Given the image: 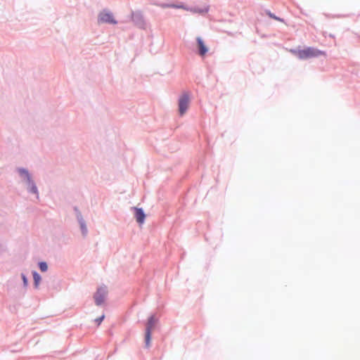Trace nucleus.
Returning <instances> with one entry per match:
<instances>
[{"instance_id": "7ed1b4c3", "label": "nucleus", "mask_w": 360, "mask_h": 360, "mask_svg": "<svg viewBox=\"0 0 360 360\" xmlns=\"http://www.w3.org/2000/svg\"><path fill=\"white\" fill-rule=\"evenodd\" d=\"M189 96L187 93L181 95L179 101V110L181 115H183L188 108L189 105Z\"/></svg>"}, {"instance_id": "423d86ee", "label": "nucleus", "mask_w": 360, "mask_h": 360, "mask_svg": "<svg viewBox=\"0 0 360 360\" xmlns=\"http://www.w3.org/2000/svg\"><path fill=\"white\" fill-rule=\"evenodd\" d=\"M197 40V44H198V53L201 56H204L208 51V49L207 46L205 44V41L203 39L198 37L196 39Z\"/></svg>"}, {"instance_id": "39448f33", "label": "nucleus", "mask_w": 360, "mask_h": 360, "mask_svg": "<svg viewBox=\"0 0 360 360\" xmlns=\"http://www.w3.org/2000/svg\"><path fill=\"white\" fill-rule=\"evenodd\" d=\"M107 292H108L105 288L101 287L97 290L96 294L94 295V300L96 305H101L103 303Z\"/></svg>"}, {"instance_id": "6e6552de", "label": "nucleus", "mask_w": 360, "mask_h": 360, "mask_svg": "<svg viewBox=\"0 0 360 360\" xmlns=\"http://www.w3.org/2000/svg\"><path fill=\"white\" fill-rule=\"evenodd\" d=\"M19 172L20 173V174L25 175V176L27 179V181L32 184L31 191L34 193H37V187L31 182L30 176L28 172L24 169H19Z\"/></svg>"}, {"instance_id": "0eeeda50", "label": "nucleus", "mask_w": 360, "mask_h": 360, "mask_svg": "<svg viewBox=\"0 0 360 360\" xmlns=\"http://www.w3.org/2000/svg\"><path fill=\"white\" fill-rule=\"evenodd\" d=\"M160 7L162 8H181L184 10L188 11L189 8L186 7L183 4H161L159 5Z\"/></svg>"}, {"instance_id": "f8f14e48", "label": "nucleus", "mask_w": 360, "mask_h": 360, "mask_svg": "<svg viewBox=\"0 0 360 360\" xmlns=\"http://www.w3.org/2000/svg\"><path fill=\"white\" fill-rule=\"evenodd\" d=\"M267 15L271 18H273L274 20H276L278 21H280V22H283V20L276 16L274 14L271 13V12H267Z\"/></svg>"}, {"instance_id": "f03ea898", "label": "nucleus", "mask_w": 360, "mask_h": 360, "mask_svg": "<svg viewBox=\"0 0 360 360\" xmlns=\"http://www.w3.org/2000/svg\"><path fill=\"white\" fill-rule=\"evenodd\" d=\"M157 323V319H155L154 316H152L149 318L147 325H146V347L150 346V338H151V332L155 328V326Z\"/></svg>"}, {"instance_id": "20e7f679", "label": "nucleus", "mask_w": 360, "mask_h": 360, "mask_svg": "<svg viewBox=\"0 0 360 360\" xmlns=\"http://www.w3.org/2000/svg\"><path fill=\"white\" fill-rule=\"evenodd\" d=\"M98 21V23H117V21L114 19L112 14L110 12L106 11H103L99 13Z\"/></svg>"}, {"instance_id": "9b49d317", "label": "nucleus", "mask_w": 360, "mask_h": 360, "mask_svg": "<svg viewBox=\"0 0 360 360\" xmlns=\"http://www.w3.org/2000/svg\"><path fill=\"white\" fill-rule=\"evenodd\" d=\"M39 266L41 271H46L48 269L46 263L44 262H40Z\"/></svg>"}, {"instance_id": "ddd939ff", "label": "nucleus", "mask_w": 360, "mask_h": 360, "mask_svg": "<svg viewBox=\"0 0 360 360\" xmlns=\"http://www.w3.org/2000/svg\"><path fill=\"white\" fill-rule=\"evenodd\" d=\"M104 318H105V315L103 314L101 316H100V317H98V318L95 319V321L97 323L98 326H99L101 323V322L103 321Z\"/></svg>"}, {"instance_id": "1a4fd4ad", "label": "nucleus", "mask_w": 360, "mask_h": 360, "mask_svg": "<svg viewBox=\"0 0 360 360\" xmlns=\"http://www.w3.org/2000/svg\"><path fill=\"white\" fill-rule=\"evenodd\" d=\"M136 219L138 223L140 224H143L145 220V214L143 210L140 208H136Z\"/></svg>"}, {"instance_id": "9d476101", "label": "nucleus", "mask_w": 360, "mask_h": 360, "mask_svg": "<svg viewBox=\"0 0 360 360\" xmlns=\"http://www.w3.org/2000/svg\"><path fill=\"white\" fill-rule=\"evenodd\" d=\"M33 278L34 282V285L36 288L38 287L41 281V276L37 272L33 273Z\"/></svg>"}, {"instance_id": "4468645a", "label": "nucleus", "mask_w": 360, "mask_h": 360, "mask_svg": "<svg viewBox=\"0 0 360 360\" xmlns=\"http://www.w3.org/2000/svg\"><path fill=\"white\" fill-rule=\"evenodd\" d=\"M22 278H23L24 283L26 285L27 284V279H26V278L23 276Z\"/></svg>"}, {"instance_id": "f257e3e1", "label": "nucleus", "mask_w": 360, "mask_h": 360, "mask_svg": "<svg viewBox=\"0 0 360 360\" xmlns=\"http://www.w3.org/2000/svg\"><path fill=\"white\" fill-rule=\"evenodd\" d=\"M291 52L294 56L302 60L311 59L325 55L323 51L314 47H307L302 49H297L296 50L291 51Z\"/></svg>"}]
</instances>
